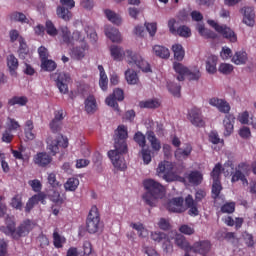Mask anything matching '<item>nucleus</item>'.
I'll use <instances>...</instances> for the list:
<instances>
[{
  "mask_svg": "<svg viewBox=\"0 0 256 256\" xmlns=\"http://www.w3.org/2000/svg\"><path fill=\"white\" fill-rule=\"evenodd\" d=\"M221 171H223V166L221 165V163H217L211 172V177L213 181H220L219 179L221 177Z\"/></svg>",
  "mask_w": 256,
  "mask_h": 256,
  "instance_id": "57",
  "label": "nucleus"
},
{
  "mask_svg": "<svg viewBox=\"0 0 256 256\" xmlns=\"http://www.w3.org/2000/svg\"><path fill=\"white\" fill-rule=\"evenodd\" d=\"M0 231L5 233V235H10L11 238L15 239V235L17 234V227L15 224V220L11 217L6 218V226L0 227Z\"/></svg>",
  "mask_w": 256,
  "mask_h": 256,
  "instance_id": "19",
  "label": "nucleus"
},
{
  "mask_svg": "<svg viewBox=\"0 0 256 256\" xmlns=\"http://www.w3.org/2000/svg\"><path fill=\"white\" fill-rule=\"evenodd\" d=\"M224 125V137H231L235 125V116L233 114H227L223 120Z\"/></svg>",
  "mask_w": 256,
  "mask_h": 256,
  "instance_id": "22",
  "label": "nucleus"
},
{
  "mask_svg": "<svg viewBox=\"0 0 256 256\" xmlns=\"http://www.w3.org/2000/svg\"><path fill=\"white\" fill-rule=\"evenodd\" d=\"M185 183H190V185H201L203 183V174L197 170L191 171L189 174H185Z\"/></svg>",
  "mask_w": 256,
  "mask_h": 256,
  "instance_id": "23",
  "label": "nucleus"
},
{
  "mask_svg": "<svg viewBox=\"0 0 256 256\" xmlns=\"http://www.w3.org/2000/svg\"><path fill=\"white\" fill-rule=\"evenodd\" d=\"M10 206L17 211H23V197L21 194H16L11 199Z\"/></svg>",
  "mask_w": 256,
  "mask_h": 256,
  "instance_id": "43",
  "label": "nucleus"
},
{
  "mask_svg": "<svg viewBox=\"0 0 256 256\" xmlns=\"http://www.w3.org/2000/svg\"><path fill=\"white\" fill-rule=\"evenodd\" d=\"M193 152V146L191 144H185L184 148H178L175 151L176 159H187L189 155Z\"/></svg>",
  "mask_w": 256,
  "mask_h": 256,
  "instance_id": "28",
  "label": "nucleus"
},
{
  "mask_svg": "<svg viewBox=\"0 0 256 256\" xmlns=\"http://www.w3.org/2000/svg\"><path fill=\"white\" fill-rule=\"evenodd\" d=\"M209 105L212 107H217L220 113H229L231 111V105L225 99H219L217 97L211 98L209 100Z\"/></svg>",
  "mask_w": 256,
  "mask_h": 256,
  "instance_id": "17",
  "label": "nucleus"
},
{
  "mask_svg": "<svg viewBox=\"0 0 256 256\" xmlns=\"http://www.w3.org/2000/svg\"><path fill=\"white\" fill-rule=\"evenodd\" d=\"M235 171V165L233 161L227 160L222 167V173L227 177V175H231Z\"/></svg>",
  "mask_w": 256,
  "mask_h": 256,
  "instance_id": "58",
  "label": "nucleus"
},
{
  "mask_svg": "<svg viewBox=\"0 0 256 256\" xmlns=\"http://www.w3.org/2000/svg\"><path fill=\"white\" fill-rule=\"evenodd\" d=\"M52 161L53 158L46 152H39L33 158V162L35 165H38V167H47V165H49Z\"/></svg>",
  "mask_w": 256,
  "mask_h": 256,
  "instance_id": "21",
  "label": "nucleus"
},
{
  "mask_svg": "<svg viewBox=\"0 0 256 256\" xmlns=\"http://www.w3.org/2000/svg\"><path fill=\"white\" fill-rule=\"evenodd\" d=\"M153 51L156 57H160V59H169L171 53L169 50L161 45H156L153 47Z\"/></svg>",
  "mask_w": 256,
  "mask_h": 256,
  "instance_id": "38",
  "label": "nucleus"
},
{
  "mask_svg": "<svg viewBox=\"0 0 256 256\" xmlns=\"http://www.w3.org/2000/svg\"><path fill=\"white\" fill-rule=\"evenodd\" d=\"M129 134L125 125L118 126L114 136L115 150L108 151V157L115 169L118 171H125L127 169V163L123 157L124 153H127V138Z\"/></svg>",
  "mask_w": 256,
  "mask_h": 256,
  "instance_id": "1",
  "label": "nucleus"
},
{
  "mask_svg": "<svg viewBox=\"0 0 256 256\" xmlns=\"http://www.w3.org/2000/svg\"><path fill=\"white\" fill-rule=\"evenodd\" d=\"M235 67L229 63H221L219 65L218 71L222 73V75H231Z\"/></svg>",
  "mask_w": 256,
  "mask_h": 256,
  "instance_id": "54",
  "label": "nucleus"
},
{
  "mask_svg": "<svg viewBox=\"0 0 256 256\" xmlns=\"http://www.w3.org/2000/svg\"><path fill=\"white\" fill-rule=\"evenodd\" d=\"M50 130L52 133H60L61 129L63 127V122H60L59 120L52 119V121L49 124Z\"/></svg>",
  "mask_w": 256,
  "mask_h": 256,
  "instance_id": "59",
  "label": "nucleus"
},
{
  "mask_svg": "<svg viewBox=\"0 0 256 256\" xmlns=\"http://www.w3.org/2000/svg\"><path fill=\"white\" fill-rule=\"evenodd\" d=\"M60 33L65 45H75V41H78L79 43L85 41V36H83L80 31H74L71 35V30H69V27L67 26L60 27Z\"/></svg>",
  "mask_w": 256,
  "mask_h": 256,
  "instance_id": "7",
  "label": "nucleus"
},
{
  "mask_svg": "<svg viewBox=\"0 0 256 256\" xmlns=\"http://www.w3.org/2000/svg\"><path fill=\"white\" fill-rule=\"evenodd\" d=\"M151 239L153 241H156L157 243H161V241H164L163 248L165 249L166 253H169V251L173 249L171 241H169V238H167V234L163 232H152Z\"/></svg>",
  "mask_w": 256,
  "mask_h": 256,
  "instance_id": "16",
  "label": "nucleus"
},
{
  "mask_svg": "<svg viewBox=\"0 0 256 256\" xmlns=\"http://www.w3.org/2000/svg\"><path fill=\"white\" fill-rule=\"evenodd\" d=\"M84 105H85V111L88 114L95 113L97 111V100L93 95H89L86 98Z\"/></svg>",
  "mask_w": 256,
  "mask_h": 256,
  "instance_id": "30",
  "label": "nucleus"
},
{
  "mask_svg": "<svg viewBox=\"0 0 256 256\" xmlns=\"http://www.w3.org/2000/svg\"><path fill=\"white\" fill-rule=\"evenodd\" d=\"M27 103H29L27 96H14L8 100V105L10 107H15V105H18L19 107H25Z\"/></svg>",
  "mask_w": 256,
  "mask_h": 256,
  "instance_id": "34",
  "label": "nucleus"
},
{
  "mask_svg": "<svg viewBox=\"0 0 256 256\" xmlns=\"http://www.w3.org/2000/svg\"><path fill=\"white\" fill-rule=\"evenodd\" d=\"M10 21H14L15 23H29V19L23 12H12L10 14Z\"/></svg>",
  "mask_w": 256,
  "mask_h": 256,
  "instance_id": "41",
  "label": "nucleus"
},
{
  "mask_svg": "<svg viewBox=\"0 0 256 256\" xmlns=\"http://www.w3.org/2000/svg\"><path fill=\"white\" fill-rule=\"evenodd\" d=\"M65 238L61 237L59 234V228H55L53 232V245L56 249H61L63 247V243Z\"/></svg>",
  "mask_w": 256,
  "mask_h": 256,
  "instance_id": "46",
  "label": "nucleus"
},
{
  "mask_svg": "<svg viewBox=\"0 0 256 256\" xmlns=\"http://www.w3.org/2000/svg\"><path fill=\"white\" fill-rule=\"evenodd\" d=\"M172 51L174 53V59L176 61H183L185 58V50L183 49V46L181 44H174L172 46Z\"/></svg>",
  "mask_w": 256,
  "mask_h": 256,
  "instance_id": "42",
  "label": "nucleus"
},
{
  "mask_svg": "<svg viewBox=\"0 0 256 256\" xmlns=\"http://www.w3.org/2000/svg\"><path fill=\"white\" fill-rule=\"evenodd\" d=\"M125 79L128 85H137V83H139V76L137 75V72H135V70H126Z\"/></svg>",
  "mask_w": 256,
  "mask_h": 256,
  "instance_id": "40",
  "label": "nucleus"
},
{
  "mask_svg": "<svg viewBox=\"0 0 256 256\" xmlns=\"http://www.w3.org/2000/svg\"><path fill=\"white\" fill-rule=\"evenodd\" d=\"M19 49H18V55L20 59H25L27 55H29V47L27 46V43H25V39L23 37H20L19 39Z\"/></svg>",
  "mask_w": 256,
  "mask_h": 256,
  "instance_id": "44",
  "label": "nucleus"
},
{
  "mask_svg": "<svg viewBox=\"0 0 256 256\" xmlns=\"http://www.w3.org/2000/svg\"><path fill=\"white\" fill-rule=\"evenodd\" d=\"M35 229V222L30 219H25L21 224L16 228L15 239L19 240L21 237H27L31 230Z\"/></svg>",
  "mask_w": 256,
  "mask_h": 256,
  "instance_id": "12",
  "label": "nucleus"
},
{
  "mask_svg": "<svg viewBox=\"0 0 256 256\" xmlns=\"http://www.w3.org/2000/svg\"><path fill=\"white\" fill-rule=\"evenodd\" d=\"M217 61H218V58L215 55H211L207 58L206 71L210 75H214V73H217Z\"/></svg>",
  "mask_w": 256,
  "mask_h": 256,
  "instance_id": "32",
  "label": "nucleus"
},
{
  "mask_svg": "<svg viewBox=\"0 0 256 256\" xmlns=\"http://www.w3.org/2000/svg\"><path fill=\"white\" fill-rule=\"evenodd\" d=\"M208 141L213 145H219V143H225L224 140H221L219 133L217 131H211L208 135Z\"/></svg>",
  "mask_w": 256,
  "mask_h": 256,
  "instance_id": "56",
  "label": "nucleus"
},
{
  "mask_svg": "<svg viewBox=\"0 0 256 256\" xmlns=\"http://www.w3.org/2000/svg\"><path fill=\"white\" fill-rule=\"evenodd\" d=\"M87 49V44L82 43L81 46L74 47L71 51L72 57L77 59V61H81L85 57V50Z\"/></svg>",
  "mask_w": 256,
  "mask_h": 256,
  "instance_id": "37",
  "label": "nucleus"
},
{
  "mask_svg": "<svg viewBox=\"0 0 256 256\" xmlns=\"http://www.w3.org/2000/svg\"><path fill=\"white\" fill-rule=\"evenodd\" d=\"M251 173V165L247 162H241L236 167L235 173L232 175V183H237V181H241L244 185H249V180H247L246 175Z\"/></svg>",
  "mask_w": 256,
  "mask_h": 256,
  "instance_id": "9",
  "label": "nucleus"
},
{
  "mask_svg": "<svg viewBox=\"0 0 256 256\" xmlns=\"http://www.w3.org/2000/svg\"><path fill=\"white\" fill-rule=\"evenodd\" d=\"M175 244L180 249H183V251H191V245H189V242L187 241V238L183 236L182 234H177L175 237Z\"/></svg>",
  "mask_w": 256,
  "mask_h": 256,
  "instance_id": "35",
  "label": "nucleus"
},
{
  "mask_svg": "<svg viewBox=\"0 0 256 256\" xmlns=\"http://www.w3.org/2000/svg\"><path fill=\"white\" fill-rule=\"evenodd\" d=\"M56 15L58 19H62V21H65L66 23H69V21L73 19V12L71 9L64 6L56 7Z\"/></svg>",
  "mask_w": 256,
  "mask_h": 256,
  "instance_id": "24",
  "label": "nucleus"
},
{
  "mask_svg": "<svg viewBox=\"0 0 256 256\" xmlns=\"http://www.w3.org/2000/svg\"><path fill=\"white\" fill-rule=\"evenodd\" d=\"M242 237H243L247 247H253V245H255V240L253 239V234H249V232H244L242 234Z\"/></svg>",
  "mask_w": 256,
  "mask_h": 256,
  "instance_id": "64",
  "label": "nucleus"
},
{
  "mask_svg": "<svg viewBox=\"0 0 256 256\" xmlns=\"http://www.w3.org/2000/svg\"><path fill=\"white\" fill-rule=\"evenodd\" d=\"M123 99H125V92L121 88H116L112 95L106 98L105 103L108 107H112L115 111H119V103H117V101H123Z\"/></svg>",
  "mask_w": 256,
  "mask_h": 256,
  "instance_id": "11",
  "label": "nucleus"
},
{
  "mask_svg": "<svg viewBox=\"0 0 256 256\" xmlns=\"http://www.w3.org/2000/svg\"><path fill=\"white\" fill-rule=\"evenodd\" d=\"M35 125L33 124V120H27L24 124V135L27 141H33L37 134H35Z\"/></svg>",
  "mask_w": 256,
  "mask_h": 256,
  "instance_id": "25",
  "label": "nucleus"
},
{
  "mask_svg": "<svg viewBox=\"0 0 256 256\" xmlns=\"http://www.w3.org/2000/svg\"><path fill=\"white\" fill-rule=\"evenodd\" d=\"M144 188L148 191L143 195V200L150 207H155V201L165 195V186L153 179L145 180Z\"/></svg>",
  "mask_w": 256,
  "mask_h": 256,
  "instance_id": "3",
  "label": "nucleus"
},
{
  "mask_svg": "<svg viewBox=\"0 0 256 256\" xmlns=\"http://www.w3.org/2000/svg\"><path fill=\"white\" fill-rule=\"evenodd\" d=\"M146 137L153 151H156V152L161 151V141L157 139V136L155 135V132H153V130H148L146 132Z\"/></svg>",
  "mask_w": 256,
  "mask_h": 256,
  "instance_id": "26",
  "label": "nucleus"
},
{
  "mask_svg": "<svg viewBox=\"0 0 256 256\" xmlns=\"http://www.w3.org/2000/svg\"><path fill=\"white\" fill-rule=\"evenodd\" d=\"M160 106H161V103H159V100L157 99H149V100L139 102V107L141 109H157Z\"/></svg>",
  "mask_w": 256,
  "mask_h": 256,
  "instance_id": "39",
  "label": "nucleus"
},
{
  "mask_svg": "<svg viewBox=\"0 0 256 256\" xmlns=\"http://www.w3.org/2000/svg\"><path fill=\"white\" fill-rule=\"evenodd\" d=\"M6 129L8 131H17V129H21V124L14 118L8 117L6 122Z\"/></svg>",
  "mask_w": 256,
  "mask_h": 256,
  "instance_id": "53",
  "label": "nucleus"
},
{
  "mask_svg": "<svg viewBox=\"0 0 256 256\" xmlns=\"http://www.w3.org/2000/svg\"><path fill=\"white\" fill-rule=\"evenodd\" d=\"M51 77L56 82V86L58 87L60 93H63V95H66V93H69V83L71 82V75L65 73V72H56L51 74Z\"/></svg>",
  "mask_w": 256,
  "mask_h": 256,
  "instance_id": "10",
  "label": "nucleus"
},
{
  "mask_svg": "<svg viewBox=\"0 0 256 256\" xmlns=\"http://www.w3.org/2000/svg\"><path fill=\"white\" fill-rule=\"evenodd\" d=\"M197 31L201 37H204L205 39H217V33H215L213 30L205 28L204 24H198Z\"/></svg>",
  "mask_w": 256,
  "mask_h": 256,
  "instance_id": "33",
  "label": "nucleus"
},
{
  "mask_svg": "<svg viewBox=\"0 0 256 256\" xmlns=\"http://www.w3.org/2000/svg\"><path fill=\"white\" fill-rule=\"evenodd\" d=\"M185 203V200L183 197H175L169 200L166 204V209L170 213H185L187 211V208L183 205Z\"/></svg>",
  "mask_w": 256,
  "mask_h": 256,
  "instance_id": "13",
  "label": "nucleus"
},
{
  "mask_svg": "<svg viewBox=\"0 0 256 256\" xmlns=\"http://www.w3.org/2000/svg\"><path fill=\"white\" fill-rule=\"evenodd\" d=\"M134 141L141 147L142 149L147 145V140L143 134V132L138 131L134 135Z\"/></svg>",
  "mask_w": 256,
  "mask_h": 256,
  "instance_id": "55",
  "label": "nucleus"
},
{
  "mask_svg": "<svg viewBox=\"0 0 256 256\" xmlns=\"http://www.w3.org/2000/svg\"><path fill=\"white\" fill-rule=\"evenodd\" d=\"M110 55L114 61H123L124 57H126L129 65H136L143 73H151V65L141 55L133 53L131 50L124 52L123 48L112 45L110 47Z\"/></svg>",
  "mask_w": 256,
  "mask_h": 256,
  "instance_id": "2",
  "label": "nucleus"
},
{
  "mask_svg": "<svg viewBox=\"0 0 256 256\" xmlns=\"http://www.w3.org/2000/svg\"><path fill=\"white\" fill-rule=\"evenodd\" d=\"M184 201L185 209H189L188 215H190V217H197L199 215V208H197V202H195L193 196L189 194L188 196H186Z\"/></svg>",
  "mask_w": 256,
  "mask_h": 256,
  "instance_id": "20",
  "label": "nucleus"
},
{
  "mask_svg": "<svg viewBox=\"0 0 256 256\" xmlns=\"http://www.w3.org/2000/svg\"><path fill=\"white\" fill-rule=\"evenodd\" d=\"M168 91L174 95V97H180L181 96V85L176 84L174 82H169L167 84Z\"/></svg>",
  "mask_w": 256,
  "mask_h": 256,
  "instance_id": "52",
  "label": "nucleus"
},
{
  "mask_svg": "<svg viewBox=\"0 0 256 256\" xmlns=\"http://www.w3.org/2000/svg\"><path fill=\"white\" fill-rule=\"evenodd\" d=\"M221 213H235V202H226L221 206Z\"/></svg>",
  "mask_w": 256,
  "mask_h": 256,
  "instance_id": "61",
  "label": "nucleus"
},
{
  "mask_svg": "<svg viewBox=\"0 0 256 256\" xmlns=\"http://www.w3.org/2000/svg\"><path fill=\"white\" fill-rule=\"evenodd\" d=\"M174 35H179V37H184L185 39H189V37H191V28H189L186 25H182L177 28L176 34Z\"/></svg>",
  "mask_w": 256,
  "mask_h": 256,
  "instance_id": "51",
  "label": "nucleus"
},
{
  "mask_svg": "<svg viewBox=\"0 0 256 256\" xmlns=\"http://www.w3.org/2000/svg\"><path fill=\"white\" fill-rule=\"evenodd\" d=\"M45 31L50 37H57L59 35V30H57V27H55V24L51 20L46 21Z\"/></svg>",
  "mask_w": 256,
  "mask_h": 256,
  "instance_id": "47",
  "label": "nucleus"
},
{
  "mask_svg": "<svg viewBox=\"0 0 256 256\" xmlns=\"http://www.w3.org/2000/svg\"><path fill=\"white\" fill-rule=\"evenodd\" d=\"M46 143L47 149L52 155H57V153H59V147H62V149H67L69 147V140L63 138V136H48Z\"/></svg>",
  "mask_w": 256,
  "mask_h": 256,
  "instance_id": "6",
  "label": "nucleus"
},
{
  "mask_svg": "<svg viewBox=\"0 0 256 256\" xmlns=\"http://www.w3.org/2000/svg\"><path fill=\"white\" fill-rule=\"evenodd\" d=\"M240 11L243 14V23L248 27H254L255 26V10L253 9V7H244Z\"/></svg>",
  "mask_w": 256,
  "mask_h": 256,
  "instance_id": "18",
  "label": "nucleus"
},
{
  "mask_svg": "<svg viewBox=\"0 0 256 256\" xmlns=\"http://www.w3.org/2000/svg\"><path fill=\"white\" fill-rule=\"evenodd\" d=\"M247 52L240 50L235 52V54L232 56V63H234V65H245V63H247Z\"/></svg>",
  "mask_w": 256,
  "mask_h": 256,
  "instance_id": "29",
  "label": "nucleus"
},
{
  "mask_svg": "<svg viewBox=\"0 0 256 256\" xmlns=\"http://www.w3.org/2000/svg\"><path fill=\"white\" fill-rule=\"evenodd\" d=\"M7 67L11 75H15L17 69H19V60L17 59V57H15V55L10 54L7 57Z\"/></svg>",
  "mask_w": 256,
  "mask_h": 256,
  "instance_id": "36",
  "label": "nucleus"
},
{
  "mask_svg": "<svg viewBox=\"0 0 256 256\" xmlns=\"http://www.w3.org/2000/svg\"><path fill=\"white\" fill-rule=\"evenodd\" d=\"M173 69L176 73H178V81H185V75L189 73V68L185 67L183 64L179 62H175L173 64Z\"/></svg>",
  "mask_w": 256,
  "mask_h": 256,
  "instance_id": "31",
  "label": "nucleus"
},
{
  "mask_svg": "<svg viewBox=\"0 0 256 256\" xmlns=\"http://www.w3.org/2000/svg\"><path fill=\"white\" fill-rule=\"evenodd\" d=\"M105 35L112 41V43H121V32L114 27L105 28Z\"/></svg>",
  "mask_w": 256,
  "mask_h": 256,
  "instance_id": "27",
  "label": "nucleus"
},
{
  "mask_svg": "<svg viewBox=\"0 0 256 256\" xmlns=\"http://www.w3.org/2000/svg\"><path fill=\"white\" fill-rule=\"evenodd\" d=\"M108 21L114 23V25H121V17L117 15V13L113 12L112 10L106 9L104 11Z\"/></svg>",
  "mask_w": 256,
  "mask_h": 256,
  "instance_id": "49",
  "label": "nucleus"
},
{
  "mask_svg": "<svg viewBox=\"0 0 256 256\" xmlns=\"http://www.w3.org/2000/svg\"><path fill=\"white\" fill-rule=\"evenodd\" d=\"M142 159L145 165H149L151 163V149L149 147H144L141 150Z\"/></svg>",
  "mask_w": 256,
  "mask_h": 256,
  "instance_id": "60",
  "label": "nucleus"
},
{
  "mask_svg": "<svg viewBox=\"0 0 256 256\" xmlns=\"http://www.w3.org/2000/svg\"><path fill=\"white\" fill-rule=\"evenodd\" d=\"M208 25L220 33L230 43H237V34L227 25H219L215 20H207Z\"/></svg>",
  "mask_w": 256,
  "mask_h": 256,
  "instance_id": "8",
  "label": "nucleus"
},
{
  "mask_svg": "<svg viewBox=\"0 0 256 256\" xmlns=\"http://www.w3.org/2000/svg\"><path fill=\"white\" fill-rule=\"evenodd\" d=\"M79 187V179L77 178H69L64 184V189L66 191H77Z\"/></svg>",
  "mask_w": 256,
  "mask_h": 256,
  "instance_id": "50",
  "label": "nucleus"
},
{
  "mask_svg": "<svg viewBox=\"0 0 256 256\" xmlns=\"http://www.w3.org/2000/svg\"><path fill=\"white\" fill-rule=\"evenodd\" d=\"M157 173L161 175L163 173L164 181L167 183H173V181H179V183H185V177L177 175L173 172V163L169 161L160 162L157 168Z\"/></svg>",
  "mask_w": 256,
  "mask_h": 256,
  "instance_id": "4",
  "label": "nucleus"
},
{
  "mask_svg": "<svg viewBox=\"0 0 256 256\" xmlns=\"http://www.w3.org/2000/svg\"><path fill=\"white\" fill-rule=\"evenodd\" d=\"M101 223V215L99 214V208L95 205L91 207L88 217L86 219V229L88 233L93 234L99 231V225Z\"/></svg>",
  "mask_w": 256,
  "mask_h": 256,
  "instance_id": "5",
  "label": "nucleus"
},
{
  "mask_svg": "<svg viewBox=\"0 0 256 256\" xmlns=\"http://www.w3.org/2000/svg\"><path fill=\"white\" fill-rule=\"evenodd\" d=\"M179 232L183 235H195V228L187 224H183L179 227Z\"/></svg>",
  "mask_w": 256,
  "mask_h": 256,
  "instance_id": "63",
  "label": "nucleus"
},
{
  "mask_svg": "<svg viewBox=\"0 0 256 256\" xmlns=\"http://www.w3.org/2000/svg\"><path fill=\"white\" fill-rule=\"evenodd\" d=\"M188 121L194 125V127H205V120H203V115L201 109L193 107L188 111Z\"/></svg>",
  "mask_w": 256,
  "mask_h": 256,
  "instance_id": "14",
  "label": "nucleus"
},
{
  "mask_svg": "<svg viewBox=\"0 0 256 256\" xmlns=\"http://www.w3.org/2000/svg\"><path fill=\"white\" fill-rule=\"evenodd\" d=\"M221 191H223V186L221 185L220 180H213L212 184V199H219V195H221Z\"/></svg>",
  "mask_w": 256,
  "mask_h": 256,
  "instance_id": "48",
  "label": "nucleus"
},
{
  "mask_svg": "<svg viewBox=\"0 0 256 256\" xmlns=\"http://www.w3.org/2000/svg\"><path fill=\"white\" fill-rule=\"evenodd\" d=\"M14 137H15V135H13V132L11 130L6 129L2 133L1 141H2V143H12Z\"/></svg>",
  "mask_w": 256,
  "mask_h": 256,
  "instance_id": "62",
  "label": "nucleus"
},
{
  "mask_svg": "<svg viewBox=\"0 0 256 256\" xmlns=\"http://www.w3.org/2000/svg\"><path fill=\"white\" fill-rule=\"evenodd\" d=\"M40 67L42 71L52 72V71H55V69H57V63L48 58L41 62Z\"/></svg>",
  "mask_w": 256,
  "mask_h": 256,
  "instance_id": "45",
  "label": "nucleus"
},
{
  "mask_svg": "<svg viewBox=\"0 0 256 256\" xmlns=\"http://www.w3.org/2000/svg\"><path fill=\"white\" fill-rule=\"evenodd\" d=\"M191 251H193L194 253H199V255L207 256V253L211 251V241L209 240L197 241L192 245Z\"/></svg>",
  "mask_w": 256,
  "mask_h": 256,
  "instance_id": "15",
  "label": "nucleus"
}]
</instances>
